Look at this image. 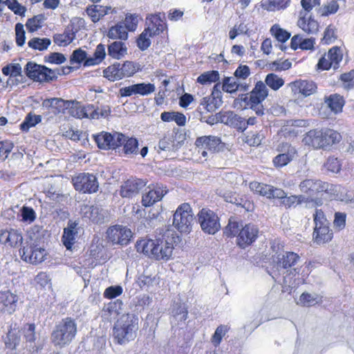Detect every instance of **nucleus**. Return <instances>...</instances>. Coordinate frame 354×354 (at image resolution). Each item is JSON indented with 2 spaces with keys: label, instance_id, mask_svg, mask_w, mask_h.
I'll return each instance as SVG.
<instances>
[{
  "label": "nucleus",
  "instance_id": "c756f323",
  "mask_svg": "<svg viewBox=\"0 0 354 354\" xmlns=\"http://www.w3.org/2000/svg\"><path fill=\"white\" fill-rule=\"evenodd\" d=\"M292 0H262L261 7L268 12H278L286 10Z\"/></svg>",
  "mask_w": 354,
  "mask_h": 354
},
{
  "label": "nucleus",
  "instance_id": "a211bd4d",
  "mask_svg": "<svg viewBox=\"0 0 354 354\" xmlns=\"http://www.w3.org/2000/svg\"><path fill=\"white\" fill-rule=\"evenodd\" d=\"M84 234L83 227L78 225V223H68L64 229L62 241L67 250H71L76 242L77 239Z\"/></svg>",
  "mask_w": 354,
  "mask_h": 354
},
{
  "label": "nucleus",
  "instance_id": "dca6fc26",
  "mask_svg": "<svg viewBox=\"0 0 354 354\" xmlns=\"http://www.w3.org/2000/svg\"><path fill=\"white\" fill-rule=\"evenodd\" d=\"M249 187L254 193L269 199L282 198L285 196V192L282 189L257 181L250 183Z\"/></svg>",
  "mask_w": 354,
  "mask_h": 354
},
{
  "label": "nucleus",
  "instance_id": "a18cd8bd",
  "mask_svg": "<svg viewBox=\"0 0 354 354\" xmlns=\"http://www.w3.org/2000/svg\"><path fill=\"white\" fill-rule=\"evenodd\" d=\"M270 32L271 35L280 43H285L291 36L290 32L282 28L278 24H275L271 26Z\"/></svg>",
  "mask_w": 354,
  "mask_h": 354
},
{
  "label": "nucleus",
  "instance_id": "5701e85b",
  "mask_svg": "<svg viewBox=\"0 0 354 354\" xmlns=\"http://www.w3.org/2000/svg\"><path fill=\"white\" fill-rule=\"evenodd\" d=\"M147 28L145 29L149 32L151 36L159 35L167 29V24L161 17L160 13L151 15L147 18Z\"/></svg>",
  "mask_w": 354,
  "mask_h": 354
},
{
  "label": "nucleus",
  "instance_id": "7c9ffc66",
  "mask_svg": "<svg viewBox=\"0 0 354 354\" xmlns=\"http://www.w3.org/2000/svg\"><path fill=\"white\" fill-rule=\"evenodd\" d=\"M292 90L304 96H309L313 94L317 90L316 84L311 81L299 80L292 82Z\"/></svg>",
  "mask_w": 354,
  "mask_h": 354
},
{
  "label": "nucleus",
  "instance_id": "37998d69",
  "mask_svg": "<svg viewBox=\"0 0 354 354\" xmlns=\"http://www.w3.org/2000/svg\"><path fill=\"white\" fill-rule=\"evenodd\" d=\"M103 76L111 82H115L122 79L120 72V64L114 63L103 71Z\"/></svg>",
  "mask_w": 354,
  "mask_h": 354
},
{
  "label": "nucleus",
  "instance_id": "e433bc0d",
  "mask_svg": "<svg viewBox=\"0 0 354 354\" xmlns=\"http://www.w3.org/2000/svg\"><path fill=\"white\" fill-rule=\"evenodd\" d=\"M88 104L85 106L81 105V104L76 101H70V105L67 110L68 113L73 117L82 119L88 118L90 119V111H88Z\"/></svg>",
  "mask_w": 354,
  "mask_h": 354
},
{
  "label": "nucleus",
  "instance_id": "0e129e2a",
  "mask_svg": "<svg viewBox=\"0 0 354 354\" xmlns=\"http://www.w3.org/2000/svg\"><path fill=\"white\" fill-rule=\"evenodd\" d=\"M2 73L17 77L21 75V67L19 64H10L2 68Z\"/></svg>",
  "mask_w": 354,
  "mask_h": 354
},
{
  "label": "nucleus",
  "instance_id": "3c124183",
  "mask_svg": "<svg viewBox=\"0 0 354 354\" xmlns=\"http://www.w3.org/2000/svg\"><path fill=\"white\" fill-rule=\"evenodd\" d=\"M282 203L286 208L296 207L301 203H306V198L304 196L301 195H291L286 196L285 193L284 198H282Z\"/></svg>",
  "mask_w": 354,
  "mask_h": 354
},
{
  "label": "nucleus",
  "instance_id": "6e6d98bb",
  "mask_svg": "<svg viewBox=\"0 0 354 354\" xmlns=\"http://www.w3.org/2000/svg\"><path fill=\"white\" fill-rule=\"evenodd\" d=\"M198 221H218L216 213L208 207L202 208L197 214Z\"/></svg>",
  "mask_w": 354,
  "mask_h": 354
},
{
  "label": "nucleus",
  "instance_id": "cd10ccee",
  "mask_svg": "<svg viewBox=\"0 0 354 354\" xmlns=\"http://www.w3.org/2000/svg\"><path fill=\"white\" fill-rule=\"evenodd\" d=\"M127 46L124 41L115 40L107 46L108 55L114 59H120L127 54Z\"/></svg>",
  "mask_w": 354,
  "mask_h": 354
},
{
  "label": "nucleus",
  "instance_id": "5fc2aeb1",
  "mask_svg": "<svg viewBox=\"0 0 354 354\" xmlns=\"http://www.w3.org/2000/svg\"><path fill=\"white\" fill-rule=\"evenodd\" d=\"M44 20V16L43 15H35L33 17L28 19L26 23V26L28 32H33L37 31L42 26V22Z\"/></svg>",
  "mask_w": 354,
  "mask_h": 354
},
{
  "label": "nucleus",
  "instance_id": "49530a36",
  "mask_svg": "<svg viewBox=\"0 0 354 354\" xmlns=\"http://www.w3.org/2000/svg\"><path fill=\"white\" fill-rule=\"evenodd\" d=\"M284 80L275 73H268L265 78L264 84L273 91H278L284 85Z\"/></svg>",
  "mask_w": 354,
  "mask_h": 354
},
{
  "label": "nucleus",
  "instance_id": "a878e982",
  "mask_svg": "<svg viewBox=\"0 0 354 354\" xmlns=\"http://www.w3.org/2000/svg\"><path fill=\"white\" fill-rule=\"evenodd\" d=\"M42 105L55 115L64 113L70 105V100H64L62 98H50L43 101Z\"/></svg>",
  "mask_w": 354,
  "mask_h": 354
},
{
  "label": "nucleus",
  "instance_id": "9b49d317",
  "mask_svg": "<svg viewBox=\"0 0 354 354\" xmlns=\"http://www.w3.org/2000/svg\"><path fill=\"white\" fill-rule=\"evenodd\" d=\"M225 201L233 205L234 214L239 216H245L254 209V204L246 196L240 195L238 193H230L224 195ZM232 209V207H230Z\"/></svg>",
  "mask_w": 354,
  "mask_h": 354
},
{
  "label": "nucleus",
  "instance_id": "f704fd0d",
  "mask_svg": "<svg viewBox=\"0 0 354 354\" xmlns=\"http://www.w3.org/2000/svg\"><path fill=\"white\" fill-rule=\"evenodd\" d=\"M106 35L111 39L118 41H126L129 36L127 28L121 21L110 27Z\"/></svg>",
  "mask_w": 354,
  "mask_h": 354
},
{
  "label": "nucleus",
  "instance_id": "aec40b11",
  "mask_svg": "<svg viewBox=\"0 0 354 354\" xmlns=\"http://www.w3.org/2000/svg\"><path fill=\"white\" fill-rule=\"evenodd\" d=\"M322 136V128L310 129L304 135L302 142L305 146L314 150H323Z\"/></svg>",
  "mask_w": 354,
  "mask_h": 354
},
{
  "label": "nucleus",
  "instance_id": "2eb2a0df",
  "mask_svg": "<svg viewBox=\"0 0 354 354\" xmlns=\"http://www.w3.org/2000/svg\"><path fill=\"white\" fill-rule=\"evenodd\" d=\"M276 149L280 153L272 160V163L277 168H281L287 165L292 160L295 156L297 154L295 147L286 142L278 145Z\"/></svg>",
  "mask_w": 354,
  "mask_h": 354
},
{
  "label": "nucleus",
  "instance_id": "9d476101",
  "mask_svg": "<svg viewBox=\"0 0 354 354\" xmlns=\"http://www.w3.org/2000/svg\"><path fill=\"white\" fill-rule=\"evenodd\" d=\"M92 138L100 149H117L121 147V142L124 139V133L117 131H114L113 133L102 131L93 134Z\"/></svg>",
  "mask_w": 354,
  "mask_h": 354
},
{
  "label": "nucleus",
  "instance_id": "4be33fe9",
  "mask_svg": "<svg viewBox=\"0 0 354 354\" xmlns=\"http://www.w3.org/2000/svg\"><path fill=\"white\" fill-rule=\"evenodd\" d=\"M146 183L140 178H130L120 187V194L123 198H130L138 194L145 187Z\"/></svg>",
  "mask_w": 354,
  "mask_h": 354
},
{
  "label": "nucleus",
  "instance_id": "c85d7f7f",
  "mask_svg": "<svg viewBox=\"0 0 354 354\" xmlns=\"http://www.w3.org/2000/svg\"><path fill=\"white\" fill-rule=\"evenodd\" d=\"M223 123L236 129L239 131L243 132L245 130L244 118L233 111H227L223 114Z\"/></svg>",
  "mask_w": 354,
  "mask_h": 354
},
{
  "label": "nucleus",
  "instance_id": "1a4fd4ad",
  "mask_svg": "<svg viewBox=\"0 0 354 354\" xmlns=\"http://www.w3.org/2000/svg\"><path fill=\"white\" fill-rule=\"evenodd\" d=\"M343 58L342 48L337 46H333L319 59L315 65V69L319 72L330 69L336 71L340 67Z\"/></svg>",
  "mask_w": 354,
  "mask_h": 354
},
{
  "label": "nucleus",
  "instance_id": "de8ad7c7",
  "mask_svg": "<svg viewBox=\"0 0 354 354\" xmlns=\"http://www.w3.org/2000/svg\"><path fill=\"white\" fill-rule=\"evenodd\" d=\"M41 122V116L40 115H35L32 113H29L26 115L24 121L20 124V129L22 131L27 132L30 128L35 127Z\"/></svg>",
  "mask_w": 354,
  "mask_h": 354
},
{
  "label": "nucleus",
  "instance_id": "6ab92c4d",
  "mask_svg": "<svg viewBox=\"0 0 354 354\" xmlns=\"http://www.w3.org/2000/svg\"><path fill=\"white\" fill-rule=\"evenodd\" d=\"M259 234L258 228L251 223L246 224L240 230L237 236V243L242 248L252 244L257 239Z\"/></svg>",
  "mask_w": 354,
  "mask_h": 354
},
{
  "label": "nucleus",
  "instance_id": "39448f33",
  "mask_svg": "<svg viewBox=\"0 0 354 354\" xmlns=\"http://www.w3.org/2000/svg\"><path fill=\"white\" fill-rule=\"evenodd\" d=\"M77 332L75 320L70 317L63 318L57 322L50 334L52 344L59 348L68 346L75 339Z\"/></svg>",
  "mask_w": 354,
  "mask_h": 354
},
{
  "label": "nucleus",
  "instance_id": "2f4dec72",
  "mask_svg": "<svg viewBox=\"0 0 354 354\" xmlns=\"http://www.w3.org/2000/svg\"><path fill=\"white\" fill-rule=\"evenodd\" d=\"M170 313L177 322H184L187 318V306L185 303L182 302L180 299H178L171 306Z\"/></svg>",
  "mask_w": 354,
  "mask_h": 354
},
{
  "label": "nucleus",
  "instance_id": "8fccbe9b",
  "mask_svg": "<svg viewBox=\"0 0 354 354\" xmlns=\"http://www.w3.org/2000/svg\"><path fill=\"white\" fill-rule=\"evenodd\" d=\"M82 211L84 213L83 218L88 221H100L102 219L101 215L99 214V209L97 207L93 205H85Z\"/></svg>",
  "mask_w": 354,
  "mask_h": 354
},
{
  "label": "nucleus",
  "instance_id": "bf43d9fd",
  "mask_svg": "<svg viewBox=\"0 0 354 354\" xmlns=\"http://www.w3.org/2000/svg\"><path fill=\"white\" fill-rule=\"evenodd\" d=\"M339 4L336 0H331L323 6L320 11L322 17H327L336 13L339 10Z\"/></svg>",
  "mask_w": 354,
  "mask_h": 354
},
{
  "label": "nucleus",
  "instance_id": "f257e3e1",
  "mask_svg": "<svg viewBox=\"0 0 354 354\" xmlns=\"http://www.w3.org/2000/svg\"><path fill=\"white\" fill-rule=\"evenodd\" d=\"M156 248L154 258L157 260H169L173 250L180 242V236L172 225H165L155 231Z\"/></svg>",
  "mask_w": 354,
  "mask_h": 354
},
{
  "label": "nucleus",
  "instance_id": "c03bdc74",
  "mask_svg": "<svg viewBox=\"0 0 354 354\" xmlns=\"http://www.w3.org/2000/svg\"><path fill=\"white\" fill-rule=\"evenodd\" d=\"M322 301V297L316 293L303 292L297 302L301 306L310 307L315 306Z\"/></svg>",
  "mask_w": 354,
  "mask_h": 354
},
{
  "label": "nucleus",
  "instance_id": "680f3d73",
  "mask_svg": "<svg viewBox=\"0 0 354 354\" xmlns=\"http://www.w3.org/2000/svg\"><path fill=\"white\" fill-rule=\"evenodd\" d=\"M334 213L332 208L328 207L326 210L322 209H316L313 214V221H327L330 218Z\"/></svg>",
  "mask_w": 354,
  "mask_h": 354
},
{
  "label": "nucleus",
  "instance_id": "b1692460",
  "mask_svg": "<svg viewBox=\"0 0 354 354\" xmlns=\"http://www.w3.org/2000/svg\"><path fill=\"white\" fill-rule=\"evenodd\" d=\"M313 238L317 244L330 241L333 238V232L328 225V223H315Z\"/></svg>",
  "mask_w": 354,
  "mask_h": 354
},
{
  "label": "nucleus",
  "instance_id": "338daca9",
  "mask_svg": "<svg viewBox=\"0 0 354 354\" xmlns=\"http://www.w3.org/2000/svg\"><path fill=\"white\" fill-rule=\"evenodd\" d=\"M66 28L75 37L77 32L85 28V21L82 18L76 17L73 19Z\"/></svg>",
  "mask_w": 354,
  "mask_h": 354
},
{
  "label": "nucleus",
  "instance_id": "79ce46f5",
  "mask_svg": "<svg viewBox=\"0 0 354 354\" xmlns=\"http://www.w3.org/2000/svg\"><path fill=\"white\" fill-rule=\"evenodd\" d=\"M75 37L73 32L66 28L62 33H56L53 35V42L58 46H67L75 39Z\"/></svg>",
  "mask_w": 354,
  "mask_h": 354
},
{
  "label": "nucleus",
  "instance_id": "4c0bfd02",
  "mask_svg": "<svg viewBox=\"0 0 354 354\" xmlns=\"http://www.w3.org/2000/svg\"><path fill=\"white\" fill-rule=\"evenodd\" d=\"M122 152L125 156H131L138 154V140L135 137L126 136L124 134V139L121 142Z\"/></svg>",
  "mask_w": 354,
  "mask_h": 354
},
{
  "label": "nucleus",
  "instance_id": "ea45409f",
  "mask_svg": "<svg viewBox=\"0 0 354 354\" xmlns=\"http://www.w3.org/2000/svg\"><path fill=\"white\" fill-rule=\"evenodd\" d=\"M110 7L98 5H90L86 9V14L93 23L99 21L108 13Z\"/></svg>",
  "mask_w": 354,
  "mask_h": 354
},
{
  "label": "nucleus",
  "instance_id": "473e14b6",
  "mask_svg": "<svg viewBox=\"0 0 354 354\" xmlns=\"http://www.w3.org/2000/svg\"><path fill=\"white\" fill-rule=\"evenodd\" d=\"M298 26L306 33L315 34L319 30V23L311 15L300 17L297 21Z\"/></svg>",
  "mask_w": 354,
  "mask_h": 354
},
{
  "label": "nucleus",
  "instance_id": "09e8293b",
  "mask_svg": "<svg viewBox=\"0 0 354 354\" xmlns=\"http://www.w3.org/2000/svg\"><path fill=\"white\" fill-rule=\"evenodd\" d=\"M50 44V39L39 37H33L28 42V45L30 48L39 51L46 50Z\"/></svg>",
  "mask_w": 354,
  "mask_h": 354
},
{
  "label": "nucleus",
  "instance_id": "393cba45",
  "mask_svg": "<svg viewBox=\"0 0 354 354\" xmlns=\"http://www.w3.org/2000/svg\"><path fill=\"white\" fill-rule=\"evenodd\" d=\"M323 131V150H330L334 146L340 143L342 136L337 131L322 127Z\"/></svg>",
  "mask_w": 354,
  "mask_h": 354
},
{
  "label": "nucleus",
  "instance_id": "69168bd1",
  "mask_svg": "<svg viewBox=\"0 0 354 354\" xmlns=\"http://www.w3.org/2000/svg\"><path fill=\"white\" fill-rule=\"evenodd\" d=\"M152 37L153 36L149 35V32L145 29L136 40L138 47L141 50L147 49L151 45L150 37Z\"/></svg>",
  "mask_w": 354,
  "mask_h": 354
},
{
  "label": "nucleus",
  "instance_id": "0eeeda50",
  "mask_svg": "<svg viewBox=\"0 0 354 354\" xmlns=\"http://www.w3.org/2000/svg\"><path fill=\"white\" fill-rule=\"evenodd\" d=\"M332 185L318 179L307 178L302 180L299 188L306 198V203H313L315 205H322V197L331 190Z\"/></svg>",
  "mask_w": 354,
  "mask_h": 354
},
{
  "label": "nucleus",
  "instance_id": "bb28decb",
  "mask_svg": "<svg viewBox=\"0 0 354 354\" xmlns=\"http://www.w3.org/2000/svg\"><path fill=\"white\" fill-rule=\"evenodd\" d=\"M324 102L333 113L338 114L342 112L346 101L344 96L333 93L325 96Z\"/></svg>",
  "mask_w": 354,
  "mask_h": 354
},
{
  "label": "nucleus",
  "instance_id": "4d7b16f0",
  "mask_svg": "<svg viewBox=\"0 0 354 354\" xmlns=\"http://www.w3.org/2000/svg\"><path fill=\"white\" fill-rule=\"evenodd\" d=\"M240 86L237 80L234 77H225L223 80V91L227 93H234Z\"/></svg>",
  "mask_w": 354,
  "mask_h": 354
},
{
  "label": "nucleus",
  "instance_id": "4468645a",
  "mask_svg": "<svg viewBox=\"0 0 354 354\" xmlns=\"http://www.w3.org/2000/svg\"><path fill=\"white\" fill-rule=\"evenodd\" d=\"M148 191L142 196V205L145 207H151L156 203L160 201L163 196L168 192L166 186L162 184H150L147 187Z\"/></svg>",
  "mask_w": 354,
  "mask_h": 354
},
{
  "label": "nucleus",
  "instance_id": "423d86ee",
  "mask_svg": "<svg viewBox=\"0 0 354 354\" xmlns=\"http://www.w3.org/2000/svg\"><path fill=\"white\" fill-rule=\"evenodd\" d=\"M219 78L218 71H209L201 74L196 80V82L202 85L216 83L211 95L203 98V104L205 105V109L209 112L216 111L221 105V82H217Z\"/></svg>",
  "mask_w": 354,
  "mask_h": 354
},
{
  "label": "nucleus",
  "instance_id": "774afa93",
  "mask_svg": "<svg viewBox=\"0 0 354 354\" xmlns=\"http://www.w3.org/2000/svg\"><path fill=\"white\" fill-rule=\"evenodd\" d=\"M137 71L136 65L132 62L126 61L122 64H120V72L122 79L133 75Z\"/></svg>",
  "mask_w": 354,
  "mask_h": 354
},
{
  "label": "nucleus",
  "instance_id": "13d9d810",
  "mask_svg": "<svg viewBox=\"0 0 354 354\" xmlns=\"http://www.w3.org/2000/svg\"><path fill=\"white\" fill-rule=\"evenodd\" d=\"M87 53L85 50L78 48L75 50L70 57V62L71 64H82L84 66L86 60L88 59Z\"/></svg>",
  "mask_w": 354,
  "mask_h": 354
},
{
  "label": "nucleus",
  "instance_id": "c9c22d12",
  "mask_svg": "<svg viewBox=\"0 0 354 354\" xmlns=\"http://www.w3.org/2000/svg\"><path fill=\"white\" fill-rule=\"evenodd\" d=\"M299 259L300 257L297 254L292 252H286L281 256H278L277 265L278 268L287 269L294 266Z\"/></svg>",
  "mask_w": 354,
  "mask_h": 354
},
{
  "label": "nucleus",
  "instance_id": "58836bf2",
  "mask_svg": "<svg viewBox=\"0 0 354 354\" xmlns=\"http://www.w3.org/2000/svg\"><path fill=\"white\" fill-rule=\"evenodd\" d=\"M106 57L105 45L99 44L93 54L84 63V67L93 66L102 63Z\"/></svg>",
  "mask_w": 354,
  "mask_h": 354
},
{
  "label": "nucleus",
  "instance_id": "6e6552de",
  "mask_svg": "<svg viewBox=\"0 0 354 354\" xmlns=\"http://www.w3.org/2000/svg\"><path fill=\"white\" fill-rule=\"evenodd\" d=\"M24 72L30 80L39 83L55 81L58 75L55 70L33 62H28L26 64Z\"/></svg>",
  "mask_w": 354,
  "mask_h": 354
},
{
  "label": "nucleus",
  "instance_id": "ddd939ff",
  "mask_svg": "<svg viewBox=\"0 0 354 354\" xmlns=\"http://www.w3.org/2000/svg\"><path fill=\"white\" fill-rule=\"evenodd\" d=\"M106 235L113 244L127 245L130 242L133 233L127 226L117 224L108 228Z\"/></svg>",
  "mask_w": 354,
  "mask_h": 354
},
{
  "label": "nucleus",
  "instance_id": "f03ea898",
  "mask_svg": "<svg viewBox=\"0 0 354 354\" xmlns=\"http://www.w3.org/2000/svg\"><path fill=\"white\" fill-rule=\"evenodd\" d=\"M268 88L262 81H258L254 84L252 90L246 94H242L234 100L233 105L235 108L241 109H250L255 113L261 116L264 114L263 102L268 97Z\"/></svg>",
  "mask_w": 354,
  "mask_h": 354
},
{
  "label": "nucleus",
  "instance_id": "412c9836",
  "mask_svg": "<svg viewBox=\"0 0 354 354\" xmlns=\"http://www.w3.org/2000/svg\"><path fill=\"white\" fill-rule=\"evenodd\" d=\"M17 295L10 290L0 291V312L11 315L17 308Z\"/></svg>",
  "mask_w": 354,
  "mask_h": 354
},
{
  "label": "nucleus",
  "instance_id": "e2e57ef3",
  "mask_svg": "<svg viewBox=\"0 0 354 354\" xmlns=\"http://www.w3.org/2000/svg\"><path fill=\"white\" fill-rule=\"evenodd\" d=\"M339 80L343 83V86L346 90L354 87V69L340 75Z\"/></svg>",
  "mask_w": 354,
  "mask_h": 354
},
{
  "label": "nucleus",
  "instance_id": "f8f14e48",
  "mask_svg": "<svg viewBox=\"0 0 354 354\" xmlns=\"http://www.w3.org/2000/svg\"><path fill=\"white\" fill-rule=\"evenodd\" d=\"M74 189L83 194H93L98 191L99 183L96 176L88 173H80L72 178Z\"/></svg>",
  "mask_w": 354,
  "mask_h": 354
},
{
  "label": "nucleus",
  "instance_id": "864d4df0",
  "mask_svg": "<svg viewBox=\"0 0 354 354\" xmlns=\"http://www.w3.org/2000/svg\"><path fill=\"white\" fill-rule=\"evenodd\" d=\"M337 39L335 28L330 24L328 25L324 32V36L321 39V43L324 45H329L334 43Z\"/></svg>",
  "mask_w": 354,
  "mask_h": 354
},
{
  "label": "nucleus",
  "instance_id": "7ed1b4c3",
  "mask_svg": "<svg viewBox=\"0 0 354 354\" xmlns=\"http://www.w3.org/2000/svg\"><path fill=\"white\" fill-rule=\"evenodd\" d=\"M41 227L35 225L34 229L28 231V238L19 249V254L22 260L32 264L41 263L46 256V250L41 245Z\"/></svg>",
  "mask_w": 354,
  "mask_h": 354
},
{
  "label": "nucleus",
  "instance_id": "a19ab883",
  "mask_svg": "<svg viewBox=\"0 0 354 354\" xmlns=\"http://www.w3.org/2000/svg\"><path fill=\"white\" fill-rule=\"evenodd\" d=\"M88 111H90V119L99 120L107 118L111 114V108L108 105L95 107L93 104H88Z\"/></svg>",
  "mask_w": 354,
  "mask_h": 354
},
{
  "label": "nucleus",
  "instance_id": "72a5a7b5",
  "mask_svg": "<svg viewBox=\"0 0 354 354\" xmlns=\"http://www.w3.org/2000/svg\"><path fill=\"white\" fill-rule=\"evenodd\" d=\"M193 218L194 213L190 204L183 203L177 207L173 221H192Z\"/></svg>",
  "mask_w": 354,
  "mask_h": 354
},
{
  "label": "nucleus",
  "instance_id": "f3484780",
  "mask_svg": "<svg viewBox=\"0 0 354 354\" xmlns=\"http://www.w3.org/2000/svg\"><path fill=\"white\" fill-rule=\"evenodd\" d=\"M221 143L220 138L216 136H201L196 138L195 145L203 157H206L207 153H214L218 151V147Z\"/></svg>",
  "mask_w": 354,
  "mask_h": 354
},
{
  "label": "nucleus",
  "instance_id": "052dcab7",
  "mask_svg": "<svg viewBox=\"0 0 354 354\" xmlns=\"http://www.w3.org/2000/svg\"><path fill=\"white\" fill-rule=\"evenodd\" d=\"M324 167L329 171L333 173H338L342 169V164L340 160L332 156H329L324 163Z\"/></svg>",
  "mask_w": 354,
  "mask_h": 354
},
{
  "label": "nucleus",
  "instance_id": "603ef678",
  "mask_svg": "<svg viewBox=\"0 0 354 354\" xmlns=\"http://www.w3.org/2000/svg\"><path fill=\"white\" fill-rule=\"evenodd\" d=\"M19 331L10 329L8 330L5 339V344L6 348L14 350L19 344L20 336L18 335Z\"/></svg>",
  "mask_w": 354,
  "mask_h": 354
},
{
  "label": "nucleus",
  "instance_id": "20e7f679",
  "mask_svg": "<svg viewBox=\"0 0 354 354\" xmlns=\"http://www.w3.org/2000/svg\"><path fill=\"white\" fill-rule=\"evenodd\" d=\"M138 329V317L132 313L123 314L114 324L113 339L120 345H126L136 339Z\"/></svg>",
  "mask_w": 354,
  "mask_h": 354
}]
</instances>
